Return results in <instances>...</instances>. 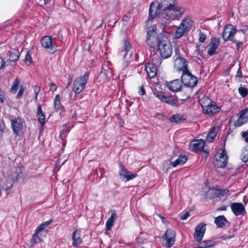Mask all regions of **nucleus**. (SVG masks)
Listing matches in <instances>:
<instances>
[{
    "label": "nucleus",
    "instance_id": "obj_1",
    "mask_svg": "<svg viewBox=\"0 0 248 248\" xmlns=\"http://www.w3.org/2000/svg\"><path fill=\"white\" fill-rule=\"evenodd\" d=\"M147 32L146 42L152 48L157 46V50L163 59L170 57L172 53V47L168 37L164 34L157 35L156 27L154 25L148 28Z\"/></svg>",
    "mask_w": 248,
    "mask_h": 248
},
{
    "label": "nucleus",
    "instance_id": "obj_2",
    "mask_svg": "<svg viewBox=\"0 0 248 248\" xmlns=\"http://www.w3.org/2000/svg\"><path fill=\"white\" fill-rule=\"evenodd\" d=\"M132 49L131 45L128 40H124V48L120 51V54L124 58L125 65L127 66L129 62L138 59L139 56L136 52H130L128 57H127L128 52Z\"/></svg>",
    "mask_w": 248,
    "mask_h": 248
},
{
    "label": "nucleus",
    "instance_id": "obj_3",
    "mask_svg": "<svg viewBox=\"0 0 248 248\" xmlns=\"http://www.w3.org/2000/svg\"><path fill=\"white\" fill-rule=\"evenodd\" d=\"M192 28V21L189 19H184L179 26L177 27L176 31L173 34V38L178 39L186 35Z\"/></svg>",
    "mask_w": 248,
    "mask_h": 248
},
{
    "label": "nucleus",
    "instance_id": "obj_4",
    "mask_svg": "<svg viewBox=\"0 0 248 248\" xmlns=\"http://www.w3.org/2000/svg\"><path fill=\"white\" fill-rule=\"evenodd\" d=\"M205 143V140H194L190 143V148L193 152H201L202 155L206 159L209 156V153L204 149Z\"/></svg>",
    "mask_w": 248,
    "mask_h": 248
},
{
    "label": "nucleus",
    "instance_id": "obj_5",
    "mask_svg": "<svg viewBox=\"0 0 248 248\" xmlns=\"http://www.w3.org/2000/svg\"><path fill=\"white\" fill-rule=\"evenodd\" d=\"M151 60L152 62L146 63L145 68L148 76L150 79L154 78L156 76V66H159L162 62L161 59L156 54L153 55Z\"/></svg>",
    "mask_w": 248,
    "mask_h": 248
},
{
    "label": "nucleus",
    "instance_id": "obj_6",
    "mask_svg": "<svg viewBox=\"0 0 248 248\" xmlns=\"http://www.w3.org/2000/svg\"><path fill=\"white\" fill-rule=\"evenodd\" d=\"M181 81L185 87L191 89H193L198 83L197 78L192 75L186 66L184 68V72L182 73Z\"/></svg>",
    "mask_w": 248,
    "mask_h": 248
},
{
    "label": "nucleus",
    "instance_id": "obj_7",
    "mask_svg": "<svg viewBox=\"0 0 248 248\" xmlns=\"http://www.w3.org/2000/svg\"><path fill=\"white\" fill-rule=\"evenodd\" d=\"M11 128L14 135L16 137L22 136L26 127L24 120L19 117H17L14 119H11Z\"/></svg>",
    "mask_w": 248,
    "mask_h": 248
},
{
    "label": "nucleus",
    "instance_id": "obj_8",
    "mask_svg": "<svg viewBox=\"0 0 248 248\" xmlns=\"http://www.w3.org/2000/svg\"><path fill=\"white\" fill-rule=\"evenodd\" d=\"M89 77V72L86 71L84 75L80 76L75 80L72 91L76 94H79L83 90L88 83Z\"/></svg>",
    "mask_w": 248,
    "mask_h": 248
},
{
    "label": "nucleus",
    "instance_id": "obj_9",
    "mask_svg": "<svg viewBox=\"0 0 248 248\" xmlns=\"http://www.w3.org/2000/svg\"><path fill=\"white\" fill-rule=\"evenodd\" d=\"M157 1H153L150 5L149 11L148 18L146 21L147 25L150 21H152L154 19L157 17V16L160 14L159 13L160 12L162 8V4L161 3H158L157 6L156 7L155 5L157 4Z\"/></svg>",
    "mask_w": 248,
    "mask_h": 248
},
{
    "label": "nucleus",
    "instance_id": "obj_10",
    "mask_svg": "<svg viewBox=\"0 0 248 248\" xmlns=\"http://www.w3.org/2000/svg\"><path fill=\"white\" fill-rule=\"evenodd\" d=\"M171 11H165L163 10L162 13L158 16L157 19L159 24L162 26L163 31L165 27L169 25L174 19L173 16L170 13Z\"/></svg>",
    "mask_w": 248,
    "mask_h": 248
},
{
    "label": "nucleus",
    "instance_id": "obj_11",
    "mask_svg": "<svg viewBox=\"0 0 248 248\" xmlns=\"http://www.w3.org/2000/svg\"><path fill=\"white\" fill-rule=\"evenodd\" d=\"M200 104L202 107L203 112L210 116L218 112L221 109L215 103L212 104L211 101L208 103L207 105H205L204 102L201 100Z\"/></svg>",
    "mask_w": 248,
    "mask_h": 248
},
{
    "label": "nucleus",
    "instance_id": "obj_12",
    "mask_svg": "<svg viewBox=\"0 0 248 248\" xmlns=\"http://www.w3.org/2000/svg\"><path fill=\"white\" fill-rule=\"evenodd\" d=\"M236 31V27L231 24L225 25L222 34L224 42H226L229 40L231 41V39H233V37Z\"/></svg>",
    "mask_w": 248,
    "mask_h": 248
},
{
    "label": "nucleus",
    "instance_id": "obj_13",
    "mask_svg": "<svg viewBox=\"0 0 248 248\" xmlns=\"http://www.w3.org/2000/svg\"><path fill=\"white\" fill-rule=\"evenodd\" d=\"M164 2L167 5V7L163 9L165 11L178 12V17H181L184 13V10L182 11V8L176 4V0H165Z\"/></svg>",
    "mask_w": 248,
    "mask_h": 248
},
{
    "label": "nucleus",
    "instance_id": "obj_14",
    "mask_svg": "<svg viewBox=\"0 0 248 248\" xmlns=\"http://www.w3.org/2000/svg\"><path fill=\"white\" fill-rule=\"evenodd\" d=\"M154 94L162 102L168 104L172 107H178L180 106L178 98L175 99L171 95H166L162 94H156L154 93Z\"/></svg>",
    "mask_w": 248,
    "mask_h": 248
},
{
    "label": "nucleus",
    "instance_id": "obj_15",
    "mask_svg": "<svg viewBox=\"0 0 248 248\" xmlns=\"http://www.w3.org/2000/svg\"><path fill=\"white\" fill-rule=\"evenodd\" d=\"M218 158H216L215 165L218 168H225L228 163V157L225 149H222L221 153H218Z\"/></svg>",
    "mask_w": 248,
    "mask_h": 248
},
{
    "label": "nucleus",
    "instance_id": "obj_16",
    "mask_svg": "<svg viewBox=\"0 0 248 248\" xmlns=\"http://www.w3.org/2000/svg\"><path fill=\"white\" fill-rule=\"evenodd\" d=\"M232 211L236 216H245L247 212L245 207L242 203L232 202L230 204Z\"/></svg>",
    "mask_w": 248,
    "mask_h": 248
},
{
    "label": "nucleus",
    "instance_id": "obj_17",
    "mask_svg": "<svg viewBox=\"0 0 248 248\" xmlns=\"http://www.w3.org/2000/svg\"><path fill=\"white\" fill-rule=\"evenodd\" d=\"M175 232L171 229H168L162 238L166 240V246L170 248L175 242Z\"/></svg>",
    "mask_w": 248,
    "mask_h": 248
},
{
    "label": "nucleus",
    "instance_id": "obj_18",
    "mask_svg": "<svg viewBox=\"0 0 248 248\" xmlns=\"http://www.w3.org/2000/svg\"><path fill=\"white\" fill-rule=\"evenodd\" d=\"M206 230L205 224L201 223L195 228L194 237L196 241L200 242L203 238Z\"/></svg>",
    "mask_w": 248,
    "mask_h": 248
},
{
    "label": "nucleus",
    "instance_id": "obj_19",
    "mask_svg": "<svg viewBox=\"0 0 248 248\" xmlns=\"http://www.w3.org/2000/svg\"><path fill=\"white\" fill-rule=\"evenodd\" d=\"M219 39L216 37L212 38L209 43L210 47L207 51V54L209 56H212L217 54V49L218 48L219 45Z\"/></svg>",
    "mask_w": 248,
    "mask_h": 248
},
{
    "label": "nucleus",
    "instance_id": "obj_20",
    "mask_svg": "<svg viewBox=\"0 0 248 248\" xmlns=\"http://www.w3.org/2000/svg\"><path fill=\"white\" fill-rule=\"evenodd\" d=\"M181 82V80L177 79L170 82H167V85L170 91L174 92H179L183 88Z\"/></svg>",
    "mask_w": 248,
    "mask_h": 248
},
{
    "label": "nucleus",
    "instance_id": "obj_21",
    "mask_svg": "<svg viewBox=\"0 0 248 248\" xmlns=\"http://www.w3.org/2000/svg\"><path fill=\"white\" fill-rule=\"evenodd\" d=\"M214 223L218 228H223L225 226L230 227V223L224 215L219 216L215 218Z\"/></svg>",
    "mask_w": 248,
    "mask_h": 248
},
{
    "label": "nucleus",
    "instance_id": "obj_22",
    "mask_svg": "<svg viewBox=\"0 0 248 248\" xmlns=\"http://www.w3.org/2000/svg\"><path fill=\"white\" fill-rule=\"evenodd\" d=\"M41 43L43 47L51 49H53L56 46L52 41V37L48 36L43 37L41 40Z\"/></svg>",
    "mask_w": 248,
    "mask_h": 248
},
{
    "label": "nucleus",
    "instance_id": "obj_23",
    "mask_svg": "<svg viewBox=\"0 0 248 248\" xmlns=\"http://www.w3.org/2000/svg\"><path fill=\"white\" fill-rule=\"evenodd\" d=\"M179 92V99L184 101L190 98V95L192 92V89L187 87H183Z\"/></svg>",
    "mask_w": 248,
    "mask_h": 248
},
{
    "label": "nucleus",
    "instance_id": "obj_24",
    "mask_svg": "<svg viewBox=\"0 0 248 248\" xmlns=\"http://www.w3.org/2000/svg\"><path fill=\"white\" fill-rule=\"evenodd\" d=\"M9 60L12 62H16L20 57V53L17 48L12 49L7 53Z\"/></svg>",
    "mask_w": 248,
    "mask_h": 248
},
{
    "label": "nucleus",
    "instance_id": "obj_25",
    "mask_svg": "<svg viewBox=\"0 0 248 248\" xmlns=\"http://www.w3.org/2000/svg\"><path fill=\"white\" fill-rule=\"evenodd\" d=\"M178 61V64L179 66L177 68V70L179 71H182V73L184 72V68L186 66V68L188 69V61L181 56L178 57L176 59Z\"/></svg>",
    "mask_w": 248,
    "mask_h": 248
},
{
    "label": "nucleus",
    "instance_id": "obj_26",
    "mask_svg": "<svg viewBox=\"0 0 248 248\" xmlns=\"http://www.w3.org/2000/svg\"><path fill=\"white\" fill-rule=\"evenodd\" d=\"M120 175L121 177H123L124 178L126 179V181H129L133 178H136L137 176V174L136 173H133L129 175L127 172V170L126 169L124 168V167H122L121 170L119 172Z\"/></svg>",
    "mask_w": 248,
    "mask_h": 248
},
{
    "label": "nucleus",
    "instance_id": "obj_27",
    "mask_svg": "<svg viewBox=\"0 0 248 248\" xmlns=\"http://www.w3.org/2000/svg\"><path fill=\"white\" fill-rule=\"evenodd\" d=\"M217 130L218 128L217 127L215 126L212 127L206 137V140L209 142H213L217 135Z\"/></svg>",
    "mask_w": 248,
    "mask_h": 248
},
{
    "label": "nucleus",
    "instance_id": "obj_28",
    "mask_svg": "<svg viewBox=\"0 0 248 248\" xmlns=\"http://www.w3.org/2000/svg\"><path fill=\"white\" fill-rule=\"evenodd\" d=\"M14 182V180L12 178V175L8 176L6 178V182L1 185V188L2 190L6 191L12 187Z\"/></svg>",
    "mask_w": 248,
    "mask_h": 248
},
{
    "label": "nucleus",
    "instance_id": "obj_29",
    "mask_svg": "<svg viewBox=\"0 0 248 248\" xmlns=\"http://www.w3.org/2000/svg\"><path fill=\"white\" fill-rule=\"evenodd\" d=\"M37 117L39 123L43 126L45 123V115L42 111L41 106L40 104L38 105V109L37 111Z\"/></svg>",
    "mask_w": 248,
    "mask_h": 248
},
{
    "label": "nucleus",
    "instance_id": "obj_30",
    "mask_svg": "<svg viewBox=\"0 0 248 248\" xmlns=\"http://www.w3.org/2000/svg\"><path fill=\"white\" fill-rule=\"evenodd\" d=\"M72 239H73V245L75 247H77L78 246L80 245L81 242V239L80 238L79 232L77 230L73 232L72 235Z\"/></svg>",
    "mask_w": 248,
    "mask_h": 248
},
{
    "label": "nucleus",
    "instance_id": "obj_31",
    "mask_svg": "<svg viewBox=\"0 0 248 248\" xmlns=\"http://www.w3.org/2000/svg\"><path fill=\"white\" fill-rule=\"evenodd\" d=\"M187 160V158L186 156L181 155L175 161L171 163V165L173 167H175L179 165H182L186 163Z\"/></svg>",
    "mask_w": 248,
    "mask_h": 248
},
{
    "label": "nucleus",
    "instance_id": "obj_32",
    "mask_svg": "<svg viewBox=\"0 0 248 248\" xmlns=\"http://www.w3.org/2000/svg\"><path fill=\"white\" fill-rule=\"evenodd\" d=\"M220 241L217 240V241H213L212 240H204L202 242V245L203 248H212L215 245L218 244Z\"/></svg>",
    "mask_w": 248,
    "mask_h": 248
},
{
    "label": "nucleus",
    "instance_id": "obj_33",
    "mask_svg": "<svg viewBox=\"0 0 248 248\" xmlns=\"http://www.w3.org/2000/svg\"><path fill=\"white\" fill-rule=\"evenodd\" d=\"M11 175L12 178H13V180H14V182H15L20 180V179H23L24 173L21 170H20L19 171H16Z\"/></svg>",
    "mask_w": 248,
    "mask_h": 248
},
{
    "label": "nucleus",
    "instance_id": "obj_34",
    "mask_svg": "<svg viewBox=\"0 0 248 248\" xmlns=\"http://www.w3.org/2000/svg\"><path fill=\"white\" fill-rule=\"evenodd\" d=\"M185 119L183 118L182 116L180 114H176L173 115L170 118V121L171 122L178 123L181 121L185 120Z\"/></svg>",
    "mask_w": 248,
    "mask_h": 248
},
{
    "label": "nucleus",
    "instance_id": "obj_35",
    "mask_svg": "<svg viewBox=\"0 0 248 248\" xmlns=\"http://www.w3.org/2000/svg\"><path fill=\"white\" fill-rule=\"evenodd\" d=\"M20 84V80L18 78H16L13 84L12 87L10 89V92L12 93H15L18 87Z\"/></svg>",
    "mask_w": 248,
    "mask_h": 248
},
{
    "label": "nucleus",
    "instance_id": "obj_36",
    "mask_svg": "<svg viewBox=\"0 0 248 248\" xmlns=\"http://www.w3.org/2000/svg\"><path fill=\"white\" fill-rule=\"evenodd\" d=\"M40 232H38L37 230H35L34 234L32 237V239L31 240V243L33 244H38L41 242V239L40 237L38 236V234Z\"/></svg>",
    "mask_w": 248,
    "mask_h": 248
},
{
    "label": "nucleus",
    "instance_id": "obj_37",
    "mask_svg": "<svg viewBox=\"0 0 248 248\" xmlns=\"http://www.w3.org/2000/svg\"><path fill=\"white\" fill-rule=\"evenodd\" d=\"M51 222L52 220H50L45 222H43L40 225H39L36 230H37L38 232H40L43 230H44L47 226H48Z\"/></svg>",
    "mask_w": 248,
    "mask_h": 248
},
{
    "label": "nucleus",
    "instance_id": "obj_38",
    "mask_svg": "<svg viewBox=\"0 0 248 248\" xmlns=\"http://www.w3.org/2000/svg\"><path fill=\"white\" fill-rule=\"evenodd\" d=\"M238 90L240 95L243 98L246 97L248 94V89L247 88L241 86Z\"/></svg>",
    "mask_w": 248,
    "mask_h": 248
},
{
    "label": "nucleus",
    "instance_id": "obj_39",
    "mask_svg": "<svg viewBox=\"0 0 248 248\" xmlns=\"http://www.w3.org/2000/svg\"><path fill=\"white\" fill-rule=\"evenodd\" d=\"M248 120L247 119H242L240 117L234 123V126L235 127H239L245 123L247 122Z\"/></svg>",
    "mask_w": 248,
    "mask_h": 248
},
{
    "label": "nucleus",
    "instance_id": "obj_40",
    "mask_svg": "<svg viewBox=\"0 0 248 248\" xmlns=\"http://www.w3.org/2000/svg\"><path fill=\"white\" fill-rule=\"evenodd\" d=\"M25 62H29L30 64L33 63V61L32 57L30 54V51L28 50L26 54L25 58L24 59Z\"/></svg>",
    "mask_w": 248,
    "mask_h": 248
},
{
    "label": "nucleus",
    "instance_id": "obj_41",
    "mask_svg": "<svg viewBox=\"0 0 248 248\" xmlns=\"http://www.w3.org/2000/svg\"><path fill=\"white\" fill-rule=\"evenodd\" d=\"M240 118L248 120V108L243 109L240 111Z\"/></svg>",
    "mask_w": 248,
    "mask_h": 248
},
{
    "label": "nucleus",
    "instance_id": "obj_42",
    "mask_svg": "<svg viewBox=\"0 0 248 248\" xmlns=\"http://www.w3.org/2000/svg\"><path fill=\"white\" fill-rule=\"evenodd\" d=\"M114 222L109 219H108L106 223V229L107 231H109L111 229L112 227L114 226Z\"/></svg>",
    "mask_w": 248,
    "mask_h": 248
},
{
    "label": "nucleus",
    "instance_id": "obj_43",
    "mask_svg": "<svg viewBox=\"0 0 248 248\" xmlns=\"http://www.w3.org/2000/svg\"><path fill=\"white\" fill-rule=\"evenodd\" d=\"M231 41L232 43L236 44V49H237L238 51L239 50V47H240V46L241 45H243V44L244 43V41L238 40V39H231Z\"/></svg>",
    "mask_w": 248,
    "mask_h": 248
},
{
    "label": "nucleus",
    "instance_id": "obj_44",
    "mask_svg": "<svg viewBox=\"0 0 248 248\" xmlns=\"http://www.w3.org/2000/svg\"><path fill=\"white\" fill-rule=\"evenodd\" d=\"M68 129L63 128L62 130L60 133V137L62 140H64L66 137V135L68 133Z\"/></svg>",
    "mask_w": 248,
    "mask_h": 248
},
{
    "label": "nucleus",
    "instance_id": "obj_45",
    "mask_svg": "<svg viewBox=\"0 0 248 248\" xmlns=\"http://www.w3.org/2000/svg\"><path fill=\"white\" fill-rule=\"evenodd\" d=\"M214 194V195L216 197H218L221 195V189L213 187L211 189Z\"/></svg>",
    "mask_w": 248,
    "mask_h": 248
},
{
    "label": "nucleus",
    "instance_id": "obj_46",
    "mask_svg": "<svg viewBox=\"0 0 248 248\" xmlns=\"http://www.w3.org/2000/svg\"><path fill=\"white\" fill-rule=\"evenodd\" d=\"M25 91V88L23 86H21L19 89V90L16 95V98L17 99L20 98L22 97L23 94Z\"/></svg>",
    "mask_w": 248,
    "mask_h": 248
},
{
    "label": "nucleus",
    "instance_id": "obj_47",
    "mask_svg": "<svg viewBox=\"0 0 248 248\" xmlns=\"http://www.w3.org/2000/svg\"><path fill=\"white\" fill-rule=\"evenodd\" d=\"M247 29H240L237 31V35L241 36V38H245V34Z\"/></svg>",
    "mask_w": 248,
    "mask_h": 248
},
{
    "label": "nucleus",
    "instance_id": "obj_48",
    "mask_svg": "<svg viewBox=\"0 0 248 248\" xmlns=\"http://www.w3.org/2000/svg\"><path fill=\"white\" fill-rule=\"evenodd\" d=\"M206 39V36L203 32H200L199 34V41L202 43L205 42Z\"/></svg>",
    "mask_w": 248,
    "mask_h": 248
},
{
    "label": "nucleus",
    "instance_id": "obj_49",
    "mask_svg": "<svg viewBox=\"0 0 248 248\" xmlns=\"http://www.w3.org/2000/svg\"><path fill=\"white\" fill-rule=\"evenodd\" d=\"M241 135L244 138L245 141L246 142H248V130L241 132Z\"/></svg>",
    "mask_w": 248,
    "mask_h": 248
},
{
    "label": "nucleus",
    "instance_id": "obj_50",
    "mask_svg": "<svg viewBox=\"0 0 248 248\" xmlns=\"http://www.w3.org/2000/svg\"><path fill=\"white\" fill-rule=\"evenodd\" d=\"M54 108L57 110H59L62 109L63 108V107L61 104V102H59L56 103H54Z\"/></svg>",
    "mask_w": 248,
    "mask_h": 248
},
{
    "label": "nucleus",
    "instance_id": "obj_51",
    "mask_svg": "<svg viewBox=\"0 0 248 248\" xmlns=\"http://www.w3.org/2000/svg\"><path fill=\"white\" fill-rule=\"evenodd\" d=\"M243 154L242 160L244 162L247 163L248 162V151H246Z\"/></svg>",
    "mask_w": 248,
    "mask_h": 248
},
{
    "label": "nucleus",
    "instance_id": "obj_52",
    "mask_svg": "<svg viewBox=\"0 0 248 248\" xmlns=\"http://www.w3.org/2000/svg\"><path fill=\"white\" fill-rule=\"evenodd\" d=\"M5 99L4 92L0 89V102L1 103H4Z\"/></svg>",
    "mask_w": 248,
    "mask_h": 248
},
{
    "label": "nucleus",
    "instance_id": "obj_53",
    "mask_svg": "<svg viewBox=\"0 0 248 248\" xmlns=\"http://www.w3.org/2000/svg\"><path fill=\"white\" fill-rule=\"evenodd\" d=\"M5 129V124L4 121L2 120L0 122V131L4 132Z\"/></svg>",
    "mask_w": 248,
    "mask_h": 248
},
{
    "label": "nucleus",
    "instance_id": "obj_54",
    "mask_svg": "<svg viewBox=\"0 0 248 248\" xmlns=\"http://www.w3.org/2000/svg\"><path fill=\"white\" fill-rule=\"evenodd\" d=\"M0 69H1L5 67V65H6L5 61L4 59L0 56Z\"/></svg>",
    "mask_w": 248,
    "mask_h": 248
},
{
    "label": "nucleus",
    "instance_id": "obj_55",
    "mask_svg": "<svg viewBox=\"0 0 248 248\" xmlns=\"http://www.w3.org/2000/svg\"><path fill=\"white\" fill-rule=\"evenodd\" d=\"M230 195V191L228 189H221V195L229 196Z\"/></svg>",
    "mask_w": 248,
    "mask_h": 248
},
{
    "label": "nucleus",
    "instance_id": "obj_56",
    "mask_svg": "<svg viewBox=\"0 0 248 248\" xmlns=\"http://www.w3.org/2000/svg\"><path fill=\"white\" fill-rule=\"evenodd\" d=\"M189 216V213L188 212H186L185 214L181 215L180 217V218L181 220H186L187 218V217Z\"/></svg>",
    "mask_w": 248,
    "mask_h": 248
},
{
    "label": "nucleus",
    "instance_id": "obj_57",
    "mask_svg": "<svg viewBox=\"0 0 248 248\" xmlns=\"http://www.w3.org/2000/svg\"><path fill=\"white\" fill-rule=\"evenodd\" d=\"M236 77L240 78H242V71H241V69L240 64H239V67L238 68V69L237 70Z\"/></svg>",
    "mask_w": 248,
    "mask_h": 248
},
{
    "label": "nucleus",
    "instance_id": "obj_58",
    "mask_svg": "<svg viewBox=\"0 0 248 248\" xmlns=\"http://www.w3.org/2000/svg\"><path fill=\"white\" fill-rule=\"evenodd\" d=\"M117 218V215L115 213H112L110 217L108 219L114 222V221L116 220Z\"/></svg>",
    "mask_w": 248,
    "mask_h": 248
},
{
    "label": "nucleus",
    "instance_id": "obj_59",
    "mask_svg": "<svg viewBox=\"0 0 248 248\" xmlns=\"http://www.w3.org/2000/svg\"><path fill=\"white\" fill-rule=\"evenodd\" d=\"M98 168L99 169V171H100V173L101 174V175L100 176V178H101L103 177V174H104V173L105 172V168H103L102 166H101L100 165H99Z\"/></svg>",
    "mask_w": 248,
    "mask_h": 248
},
{
    "label": "nucleus",
    "instance_id": "obj_60",
    "mask_svg": "<svg viewBox=\"0 0 248 248\" xmlns=\"http://www.w3.org/2000/svg\"><path fill=\"white\" fill-rule=\"evenodd\" d=\"M50 91H52L53 92H54L55 91H56L57 89V86L56 85V84L54 83H51L50 84Z\"/></svg>",
    "mask_w": 248,
    "mask_h": 248
},
{
    "label": "nucleus",
    "instance_id": "obj_61",
    "mask_svg": "<svg viewBox=\"0 0 248 248\" xmlns=\"http://www.w3.org/2000/svg\"><path fill=\"white\" fill-rule=\"evenodd\" d=\"M139 93L140 95H143L145 94V91L144 90L143 86H142L139 91Z\"/></svg>",
    "mask_w": 248,
    "mask_h": 248
},
{
    "label": "nucleus",
    "instance_id": "obj_62",
    "mask_svg": "<svg viewBox=\"0 0 248 248\" xmlns=\"http://www.w3.org/2000/svg\"><path fill=\"white\" fill-rule=\"evenodd\" d=\"M32 87L33 88L35 94H38V93L40 91V87L36 85L33 86Z\"/></svg>",
    "mask_w": 248,
    "mask_h": 248
},
{
    "label": "nucleus",
    "instance_id": "obj_63",
    "mask_svg": "<svg viewBox=\"0 0 248 248\" xmlns=\"http://www.w3.org/2000/svg\"><path fill=\"white\" fill-rule=\"evenodd\" d=\"M72 79H73V75H69L68 78V84H67V87H66V88H67L69 86V85L71 84Z\"/></svg>",
    "mask_w": 248,
    "mask_h": 248
},
{
    "label": "nucleus",
    "instance_id": "obj_64",
    "mask_svg": "<svg viewBox=\"0 0 248 248\" xmlns=\"http://www.w3.org/2000/svg\"><path fill=\"white\" fill-rule=\"evenodd\" d=\"M163 117V115L162 113H157L155 115V118L159 120H162Z\"/></svg>",
    "mask_w": 248,
    "mask_h": 248
}]
</instances>
